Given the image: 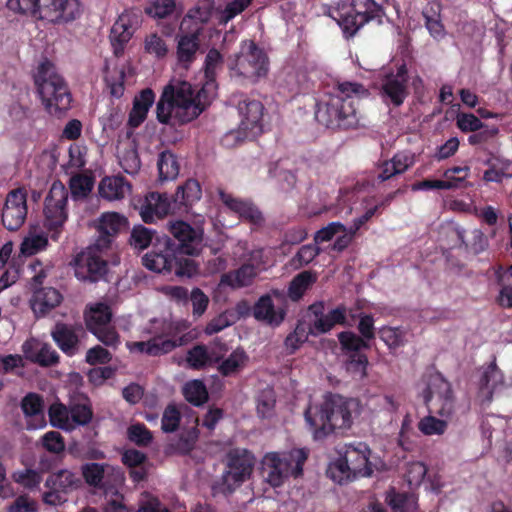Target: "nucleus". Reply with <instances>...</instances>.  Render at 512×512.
<instances>
[{"label":"nucleus","instance_id":"f257e3e1","mask_svg":"<svg viewBox=\"0 0 512 512\" xmlns=\"http://www.w3.org/2000/svg\"><path fill=\"white\" fill-rule=\"evenodd\" d=\"M369 94V90L361 83L338 82L332 93L317 102L315 118L328 129H355L360 121L355 99L368 97Z\"/></svg>","mask_w":512,"mask_h":512},{"label":"nucleus","instance_id":"f03ea898","mask_svg":"<svg viewBox=\"0 0 512 512\" xmlns=\"http://www.w3.org/2000/svg\"><path fill=\"white\" fill-rule=\"evenodd\" d=\"M304 418L313 439L322 441L336 429L351 426V401L339 394L327 393L321 403H310L307 406Z\"/></svg>","mask_w":512,"mask_h":512},{"label":"nucleus","instance_id":"7ed1b4c3","mask_svg":"<svg viewBox=\"0 0 512 512\" xmlns=\"http://www.w3.org/2000/svg\"><path fill=\"white\" fill-rule=\"evenodd\" d=\"M36 91L45 111L52 117L63 118L71 109L73 97L65 78L49 59H43L33 73Z\"/></svg>","mask_w":512,"mask_h":512},{"label":"nucleus","instance_id":"20e7f679","mask_svg":"<svg viewBox=\"0 0 512 512\" xmlns=\"http://www.w3.org/2000/svg\"><path fill=\"white\" fill-rule=\"evenodd\" d=\"M395 0H340L330 14L341 27L346 38L353 37L357 31L370 21L383 23L386 16L384 5Z\"/></svg>","mask_w":512,"mask_h":512},{"label":"nucleus","instance_id":"39448f33","mask_svg":"<svg viewBox=\"0 0 512 512\" xmlns=\"http://www.w3.org/2000/svg\"><path fill=\"white\" fill-rule=\"evenodd\" d=\"M308 458L304 449L289 452L266 453L261 462V473L270 486H282L290 477L298 478L303 474V466Z\"/></svg>","mask_w":512,"mask_h":512},{"label":"nucleus","instance_id":"423d86ee","mask_svg":"<svg viewBox=\"0 0 512 512\" xmlns=\"http://www.w3.org/2000/svg\"><path fill=\"white\" fill-rule=\"evenodd\" d=\"M171 89L169 99L176 106V116H179V124L188 123L197 118L209 104L212 95L204 92L202 86L195 91L192 85L186 81H178L176 84L167 85L164 90Z\"/></svg>","mask_w":512,"mask_h":512},{"label":"nucleus","instance_id":"0eeeda50","mask_svg":"<svg viewBox=\"0 0 512 512\" xmlns=\"http://www.w3.org/2000/svg\"><path fill=\"white\" fill-rule=\"evenodd\" d=\"M163 250H153L143 257V265L158 273L174 272L178 276L192 277L197 273L198 266L194 260L186 257L187 254H179L171 247V239L165 238Z\"/></svg>","mask_w":512,"mask_h":512},{"label":"nucleus","instance_id":"6e6552de","mask_svg":"<svg viewBox=\"0 0 512 512\" xmlns=\"http://www.w3.org/2000/svg\"><path fill=\"white\" fill-rule=\"evenodd\" d=\"M425 388L421 392L424 404L430 412L449 418L454 413V396L450 382L438 371L423 376Z\"/></svg>","mask_w":512,"mask_h":512},{"label":"nucleus","instance_id":"1a4fd4ad","mask_svg":"<svg viewBox=\"0 0 512 512\" xmlns=\"http://www.w3.org/2000/svg\"><path fill=\"white\" fill-rule=\"evenodd\" d=\"M68 190L64 184L54 181L44 200V227L53 241H58L68 220Z\"/></svg>","mask_w":512,"mask_h":512},{"label":"nucleus","instance_id":"9d476101","mask_svg":"<svg viewBox=\"0 0 512 512\" xmlns=\"http://www.w3.org/2000/svg\"><path fill=\"white\" fill-rule=\"evenodd\" d=\"M106 249L94 243L74 257L72 266L79 281L93 284L106 279L109 272V264L104 255Z\"/></svg>","mask_w":512,"mask_h":512},{"label":"nucleus","instance_id":"9b49d317","mask_svg":"<svg viewBox=\"0 0 512 512\" xmlns=\"http://www.w3.org/2000/svg\"><path fill=\"white\" fill-rule=\"evenodd\" d=\"M369 455L370 449L363 442L345 445L343 455L334 466L342 475L338 482L341 483L343 478L350 480L358 476H370L373 473V469L369 461Z\"/></svg>","mask_w":512,"mask_h":512},{"label":"nucleus","instance_id":"f8f14e48","mask_svg":"<svg viewBox=\"0 0 512 512\" xmlns=\"http://www.w3.org/2000/svg\"><path fill=\"white\" fill-rule=\"evenodd\" d=\"M380 97L387 106L400 107L409 96V72L405 62L380 79Z\"/></svg>","mask_w":512,"mask_h":512},{"label":"nucleus","instance_id":"ddd939ff","mask_svg":"<svg viewBox=\"0 0 512 512\" xmlns=\"http://www.w3.org/2000/svg\"><path fill=\"white\" fill-rule=\"evenodd\" d=\"M255 465L254 455L247 449L235 448L227 454L228 470L223 475V485L229 493L250 478Z\"/></svg>","mask_w":512,"mask_h":512},{"label":"nucleus","instance_id":"4468645a","mask_svg":"<svg viewBox=\"0 0 512 512\" xmlns=\"http://www.w3.org/2000/svg\"><path fill=\"white\" fill-rule=\"evenodd\" d=\"M252 314L258 321L279 326L286 317V293L283 290L272 289L270 293L262 295L254 304Z\"/></svg>","mask_w":512,"mask_h":512},{"label":"nucleus","instance_id":"2eb2a0df","mask_svg":"<svg viewBox=\"0 0 512 512\" xmlns=\"http://www.w3.org/2000/svg\"><path fill=\"white\" fill-rule=\"evenodd\" d=\"M269 61L263 49L253 40L245 42L235 64L238 75L256 81L268 72Z\"/></svg>","mask_w":512,"mask_h":512},{"label":"nucleus","instance_id":"dca6fc26","mask_svg":"<svg viewBox=\"0 0 512 512\" xmlns=\"http://www.w3.org/2000/svg\"><path fill=\"white\" fill-rule=\"evenodd\" d=\"M27 190L19 187L11 190L2 206V226L9 231L18 230L27 217Z\"/></svg>","mask_w":512,"mask_h":512},{"label":"nucleus","instance_id":"f3484780","mask_svg":"<svg viewBox=\"0 0 512 512\" xmlns=\"http://www.w3.org/2000/svg\"><path fill=\"white\" fill-rule=\"evenodd\" d=\"M169 232L177 244L171 242V247L179 254L198 255L202 248L203 230L194 228L189 223L177 220L169 222Z\"/></svg>","mask_w":512,"mask_h":512},{"label":"nucleus","instance_id":"a211bd4d","mask_svg":"<svg viewBox=\"0 0 512 512\" xmlns=\"http://www.w3.org/2000/svg\"><path fill=\"white\" fill-rule=\"evenodd\" d=\"M240 116L239 129L245 137H257L263 132V104L255 99L245 97L237 105Z\"/></svg>","mask_w":512,"mask_h":512},{"label":"nucleus","instance_id":"6ab92c4d","mask_svg":"<svg viewBox=\"0 0 512 512\" xmlns=\"http://www.w3.org/2000/svg\"><path fill=\"white\" fill-rule=\"evenodd\" d=\"M217 193L223 205L242 221L253 226H261L264 223L262 212L251 200L235 197L222 188H218Z\"/></svg>","mask_w":512,"mask_h":512},{"label":"nucleus","instance_id":"aec40b11","mask_svg":"<svg viewBox=\"0 0 512 512\" xmlns=\"http://www.w3.org/2000/svg\"><path fill=\"white\" fill-rule=\"evenodd\" d=\"M81 15L79 0H42L41 19L52 23H68Z\"/></svg>","mask_w":512,"mask_h":512},{"label":"nucleus","instance_id":"412c9836","mask_svg":"<svg viewBox=\"0 0 512 512\" xmlns=\"http://www.w3.org/2000/svg\"><path fill=\"white\" fill-rule=\"evenodd\" d=\"M140 23L141 13L138 11L126 10L119 15L110 32V40L116 54L123 50Z\"/></svg>","mask_w":512,"mask_h":512},{"label":"nucleus","instance_id":"4be33fe9","mask_svg":"<svg viewBox=\"0 0 512 512\" xmlns=\"http://www.w3.org/2000/svg\"><path fill=\"white\" fill-rule=\"evenodd\" d=\"M169 213L176 214L178 210L173 208V196L158 192H150L141 206L140 215L145 223H152L155 218H163Z\"/></svg>","mask_w":512,"mask_h":512},{"label":"nucleus","instance_id":"5701e85b","mask_svg":"<svg viewBox=\"0 0 512 512\" xmlns=\"http://www.w3.org/2000/svg\"><path fill=\"white\" fill-rule=\"evenodd\" d=\"M128 225V219L117 212H107L102 214L98 226L99 237L95 243H97L98 246L108 249L113 238L118 233L126 230Z\"/></svg>","mask_w":512,"mask_h":512},{"label":"nucleus","instance_id":"b1692460","mask_svg":"<svg viewBox=\"0 0 512 512\" xmlns=\"http://www.w3.org/2000/svg\"><path fill=\"white\" fill-rule=\"evenodd\" d=\"M201 28L197 27L191 32L177 35L176 55L179 64L185 68L194 62L200 48Z\"/></svg>","mask_w":512,"mask_h":512},{"label":"nucleus","instance_id":"393cba45","mask_svg":"<svg viewBox=\"0 0 512 512\" xmlns=\"http://www.w3.org/2000/svg\"><path fill=\"white\" fill-rule=\"evenodd\" d=\"M117 472L108 463L90 462L81 466V474L86 484L99 490H106L109 487L108 477Z\"/></svg>","mask_w":512,"mask_h":512},{"label":"nucleus","instance_id":"a878e982","mask_svg":"<svg viewBox=\"0 0 512 512\" xmlns=\"http://www.w3.org/2000/svg\"><path fill=\"white\" fill-rule=\"evenodd\" d=\"M202 189L200 183L195 179H188L184 184L178 186L173 195V208L179 214L188 213L192 206L201 199Z\"/></svg>","mask_w":512,"mask_h":512},{"label":"nucleus","instance_id":"bb28decb","mask_svg":"<svg viewBox=\"0 0 512 512\" xmlns=\"http://www.w3.org/2000/svg\"><path fill=\"white\" fill-rule=\"evenodd\" d=\"M62 299L63 297L57 289L42 287L34 291L31 307L37 317H43L58 306Z\"/></svg>","mask_w":512,"mask_h":512},{"label":"nucleus","instance_id":"cd10ccee","mask_svg":"<svg viewBox=\"0 0 512 512\" xmlns=\"http://www.w3.org/2000/svg\"><path fill=\"white\" fill-rule=\"evenodd\" d=\"M503 384L504 375L494 359L487 366L480 380L479 397H481L482 402L490 403L496 388Z\"/></svg>","mask_w":512,"mask_h":512},{"label":"nucleus","instance_id":"c85d7f7f","mask_svg":"<svg viewBox=\"0 0 512 512\" xmlns=\"http://www.w3.org/2000/svg\"><path fill=\"white\" fill-rule=\"evenodd\" d=\"M51 336L59 349L67 356H74L78 352L79 338L73 326L56 323Z\"/></svg>","mask_w":512,"mask_h":512},{"label":"nucleus","instance_id":"c756f323","mask_svg":"<svg viewBox=\"0 0 512 512\" xmlns=\"http://www.w3.org/2000/svg\"><path fill=\"white\" fill-rule=\"evenodd\" d=\"M223 66V55L216 48L209 49L204 61L205 82L202 85L204 87V92H209L211 95L215 93L217 89L216 79L219 71L223 69Z\"/></svg>","mask_w":512,"mask_h":512},{"label":"nucleus","instance_id":"7c9ffc66","mask_svg":"<svg viewBox=\"0 0 512 512\" xmlns=\"http://www.w3.org/2000/svg\"><path fill=\"white\" fill-rule=\"evenodd\" d=\"M98 190L103 199L121 200L131 191V185L123 176H106L100 181Z\"/></svg>","mask_w":512,"mask_h":512},{"label":"nucleus","instance_id":"2f4dec72","mask_svg":"<svg viewBox=\"0 0 512 512\" xmlns=\"http://www.w3.org/2000/svg\"><path fill=\"white\" fill-rule=\"evenodd\" d=\"M155 100V93L150 88L143 89L134 98L133 107L129 112L128 124L132 128L139 127L146 119L150 107Z\"/></svg>","mask_w":512,"mask_h":512},{"label":"nucleus","instance_id":"473e14b6","mask_svg":"<svg viewBox=\"0 0 512 512\" xmlns=\"http://www.w3.org/2000/svg\"><path fill=\"white\" fill-rule=\"evenodd\" d=\"M346 313V307L344 305H339L325 314V317L315 319L310 324L311 335L317 336L325 334L335 325L350 326L346 320Z\"/></svg>","mask_w":512,"mask_h":512},{"label":"nucleus","instance_id":"72a5a7b5","mask_svg":"<svg viewBox=\"0 0 512 512\" xmlns=\"http://www.w3.org/2000/svg\"><path fill=\"white\" fill-rule=\"evenodd\" d=\"M181 345L177 340L154 337L148 341L133 342L129 348L131 351L145 353L150 356H159L167 354Z\"/></svg>","mask_w":512,"mask_h":512},{"label":"nucleus","instance_id":"f704fd0d","mask_svg":"<svg viewBox=\"0 0 512 512\" xmlns=\"http://www.w3.org/2000/svg\"><path fill=\"white\" fill-rule=\"evenodd\" d=\"M80 485V478L68 469H61L55 473H51L45 481V486L48 489H56L62 491V493H68L79 488Z\"/></svg>","mask_w":512,"mask_h":512},{"label":"nucleus","instance_id":"c9c22d12","mask_svg":"<svg viewBox=\"0 0 512 512\" xmlns=\"http://www.w3.org/2000/svg\"><path fill=\"white\" fill-rule=\"evenodd\" d=\"M257 273L252 264H243L238 269L224 273L221 276V284L231 288H242L253 283Z\"/></svg>","mask_w":512,"mask_h":512},{"label":"nucleus","instance_id":"e433bc0d","mask_svg":"<svg viewBox=\"0 0 512 512\" xmlns=\"http://www.w3.org/2000/svg\"><path fill=\"white\" fill-rule=\"evenodd\" d=\"M111 319L112 311L106 303L95 304L85 315L86 327L90 332L109 326Z\"/></svg>","mask_w":512,"mask_h":512},{"label":"nucleus","instance_id":"4c0bfd02","mask_svg":"<svg viewBox=\"0 0 512 512\" xmlns=\"http://www.w3.org/2000/svg\"><path fill=\"white\" fill-rule=\"evenodd\" d=\"M171 89L163 90L162 95L156 105V117L162 124H179V116H176V106L169 99Z\"/></svg>","mask_w":512,"mask_h":512},{"label":"nucleus","instance_id":"58836bf2","mask_svg":"<svg viewBox=\"0 0 512 512\" xmlns=\"http://www.w3.org/2000/svg\"><path fill=\"white\" fill-rule=\"evenodd\" d=\"M48 416L51 426L68 432L73 431V425L70 423V405L54 402L49 406Z\"/></svg>","mask_w":512,"mask_h":512},{"label":"nucleus","instance_id":"ea45409f","mask_svg":"<svg viewBox=\"0 0 512 512\" xmlns=\"http://www.w3.org/2000/svg\"><path fill=\"white\" fill-rule=\"evenodd\" d=\"M316 281V276L310 271H302L297 274L289 284L286 297L292 301H299L306 290Z\"/></svg>","mask_w":512,"mask_h":512},{"label":"nucleus","instance_id":"a19ab883","mask_svg":"<svg viewBox=\"0 0 512 512\" xmlns=\"http://www.w3.org/2000/svg\"><path fill=\"white\" fill-rule=\"evenodd\" d=\"M338 340L345 355L363 353L362 350L371 347L370 343L352 331L340 332Z\"/></svg>","mask_w":512,"mask_h":512},{"label":"nucleus","instance_id":"79ce46f5","mask_svg":"<svg viewBox=\"0 0 512 512\" xmlns=\"http://www.w3.org/2000/svg\"><path fill=\"white\" fill-rule=\"evenodd\" d=\"M157 167L159 172V180L167 181L172 180L177 177L179 173V164L176 156L170 151L161 152L158 161Z\"/></svg>","mask_w":512,"mask_h":512},{"label":"nucleus","instance_id":"37998d69","mask_svg":"<svg viewBox=\"0 0 512 512\" xmlns=\"http://www.w3.org/2000/svg\"><path fill=\"white\" fill-rule=\"evenodd\" d=\"M386 500L394 512H418L415 498L408 493H399L392 489Z\"/></svg>","mask_w":512,"mask_h":512},{"label":"nucleus","instance_id":"c03bdc74","mask_svg":"<svg viewBox=\"0 0 512 512\" xmlns=\"http://www.w3.org/2000/svg\"><path fill=\"white\" fill-rule=\"evenodd\" d=\"M490 166L483 174V180L486 182L501 183L504 178L512 177V163L510 161L496 160L492 162L487 161Z\"/></svg>","mask_w":512,"mask_h":512},{"label":"nucleus","instance_id":"a18cd8bd","mask_svg":"<svg viewBox=\"0 0 512 512\" xmlns=\"http://www.w3.org/2000/svg\"><path fill=\"white\" fill-rule=\"evenodd\" d=\"M248 361L246 352L241 349H235L218 367L221 375L227 377L235 374L240 368L244 367Z\"/></svg>","mask_w":512,"mask_h":512},{"label":"nucleus","instance_id":"49530a36","mask_svg":"<svg viewBox=\"0 0 512 512\" xmlns=\"http://www.w3.org/2000/svg\"><path fill=\"white\" fill-rule=\"evenodd\" d=\"M183 395L194 406H201L208 400L206 386L201 380L187 382L183 388Z\"/></svg>","mask_w":512,"mask_h":512},{"label":"nucleus","instance_id":"de8ad7c7","mask_svg":"<svg viewBox=\"0 0 512 512\" xmlns=\"http://www.w3.org/2000/svg\"><path fill=\"white\" fill-rule=\"evenodd\" d=\"M269 173L283 184L286 190L293 189L297 183L296 173L288 168L287 160H279L270 168Z\"/></svg>","mask_w":512,"mask_h":512},{"label":"nucleus","instance_id":"09e8293b","mask_svg":"<svg viewBox=\"0 0 512 512\" xmlns=\"http://www.w3.org/2000/svg\"><path fill=\"white\" fill-rule=\"evenodd\" d=\"M186 362L194 370L204 369L211 364L212 359L204 344H197L187 351Z\"/></svg>","mask_w":512,"mask_h":512},{"label":"nucleus","instance_id":"8fccbe9b","mask_svg":"<svg viewBox=\"0 0 512 512\" xmlns=\"http://www.w3.org/2000/svg\"><path fill=\"white\" fill-rule=\"evenodd\" d=\"M198 440V431L193 428L182 431L178 438L170 443L169 447L180 455H187L193 449Z\"/></svg>","mask_w":512,"mask_h":512},{"label":"nucleus","instance_id":"3c124183","mask_svg":"<svg viewBox=\"0 0 512 512\" xmlns=\"http://www.w3.org/2000/svg\"><path fill=\"white\" fill-rule=\"evenodd\" d=\"M346 371L356 379H363L367 375L368 357L365 353L346 355Z\"/></svg>","mask_w":512,"mask_h":512},{"label":"nucleus","instance_id":"603ef678","mask_svg":"<svg viewBox=\"0 0 512 512\" xmlns=\"http://www.w3.org/2000/svg\"><path fill=\"white\" fill-rule=\"evenodd\" d=\"M93 418V410L89 403H73L70 405V423L73 430L78 426L88 425Z\"/></svg>","mask_w":512,"mask_h":512},{"label":"nucleus","instance_id":"864d4df0","mask_svg":"<svg viewBox=\"0 0 512 512\" xmlns=\"http://www.w3.org/2000/svg\"><path fill=\"white\" fill-rule=\"evenodd\" d=\"M6 6L13 12L41 19L42 0H8Z\"/></svg>","mask_w":512,"mask_h":512},{"label":"nucleus","instance_id":"5fc2aeb1","mask_svg":"<svg viewBox=\"0 0 512 512\" xmlns=\"http://www.w3.org/2000/svg\"><path fill=\"white\" fill-rule=\"evenodd\" d=\"M155 235V231L143 225H136L131 231L129 243L133 248L141 251L149 247Z\"/></svg>","mask_w":512,"mask_h":512},{"label":"nucleus","instance_id":"6e6d98bb","mask_svg":"<svg viewBox=\"0 0 512 512\" xmlns=\"http://www.w3.org/2000/svg\"><path fill=\"white\" fill-rule=\"evenodd\" d=\"M457 237L461 241V244L465 245L466 247H469L470 250L474 254H480V253L484 252L489 246V241H488L487 236L480 229H474L471 232V240H470L469 244H467L465 242V231L464 230L458 229Z\"/></svg>","mask_w":512,"mask_h":512},{"label":"nucleus","instance_id":"4d7b16f0","mask_svg":"<svg viewBox=\"0 0 512 512\" xmlns=\"http://www.w3.org/2000/svg\"><path fill=\"white\" fill-rule=\"evenodd\" d=\"M21 409L26 417H43L44 400L40 394L30 392L21 400Z\"/></svg>","mask_w":512,"mask_h":512},{"label":"nucleus","instance_id":"13d9d810","mask_svg":"<svg viewBox=\"0 0 512 512\" xmlns=\"http://www.w3.org/2000/svg\"><path fill=\"white\" fill-rule=\"evenodd\" d=\"M447 427V421L438 419L432 415H427L418 422V429L427 436L443 435Z\"/></svg>","mask_w":512,"mask_h":512},{"label":"nucleus","instance_id":"bf43d9fd","mask_svg":"<svg viewBox=\"0 0 512 512\" xmlns=\"http://www.w3.org/2000/svg\"><path fill=\"white\" fill-rule=\"evenodd\" d=\"M320 253L321 249L315 243L303 245L291 259V263L297 269L304 267L310 264Z\"/></svg>","mask_w":512,"mask_h":512},{"label":"nucleus","instance_id":"052dcab7","mask_svg":"<svg viewBox=\"0 0 512 512\" xmlns=\"http://www.w3.org/2000/svg\"><path fill=\"white\" fill-rule=\"evenodd\" d=\"M127 437L139 447H146L153 440L151 431L142 423L132 424L127 430Z\"/></svg>","mask_w":512,"mask_h":512},{"label":"nucleus","instance_id":"680f3d73","mask_svg":"<svg viewBox=\"0 0 512 512\" xmlns=\"http://www.w3.org/2000/svg\"><path fill=\"white\" fill-rule=\"evenodd\" d=\"M175 8V0H152L145 12L153 18L164 19L173 14Z\"/></svg>","mask_w":512,"mask_h":512},{"label":"nucleus","instance_id":"e2e57ef3","mask_svg":"<svg viewBox=\"0 0 512 512\" xmlns=\"http://www.w3.org/2000/svg\"><path fill=\"white\" fill-rule=\"evenodd\" d=\"M43 448L57 456L65 451V441L63 436L57 431H48L41 437Z\"/></svg>","mask_w":512,"mask_h":512},{"label":"nucleus","instance_id":"0e129e2a","mask_svg":"<svg viewBox=\"0 0 512 512\" xmlns=\"http://www.w3.org/2000/svg\"><path fill=\"white\" fill-rule=\"evenodd\" d=\"M93 189V180L85 175H77L70 180L71 194L75 199L87 197Z\"/></svg>","mask_w":512,"mask_h":512},{"label":"nucleus","instance_id":"69168bd1","mask_svg":"<svg viewBox=\"0 0 512 512\" xmlns=\"http://www.w3.org/2000/svg\"><path fill=\"white\" fill-rule=\"evenodd\" d=\"M181 414L174 404H169L162 415L161 428L165 433L175 432L180 425Z\"/></svg>","mask_w":512,"mask_h":512},{"label":"nucleus","instance_id":"338daca9","mask_svg":"<svg viewBox=\"0 0 512 512\" xmlns=\"http://www.w3.org/2000/svg\"><path fill=\"white\" fill-rule=\"evenodd\" d=\"M13 479L16 483L23 486L26 489L33 490L37 488L41 481V473L33 469H25L17 471L13 474Z\"/></svg>","mask_w":512,"mask_h":512},{"label":"nucleus","instance_id":"774afa93","mask_svg":"<svg viewBox=\"0 0 512 512\" xmlns=\"http://www.w3.org/2000/svg\"><path fill=\"white\" fill-rule=\"evenodd\" d=\"M380 339L390 348L395 349L404 344V332L400 328L384 326L379 329Z\"/></svg>","mask_w":512,"mask_h":512}]
</instances>
